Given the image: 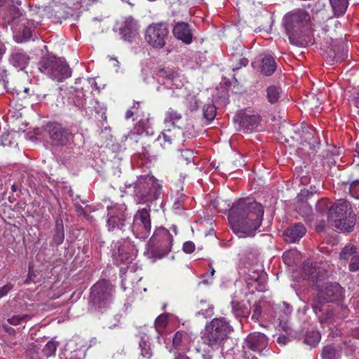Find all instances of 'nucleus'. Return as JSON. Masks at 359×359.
Listing matches in <instances>:
<instances>
[{
	"mask_svg": "<svg viewBox=\"0 0 359 359\" xmlns=\"http://www.w3.org/2000/svg\"><path fill=\"white\" fill-rule=\"evenodd\" d=\"M172 243L173 238L169 231L161 226L155 230L148 246L154 257L161 258L171 250Z\"/></svg>",
	"mask_w": 359,
	"mask_h": 359,
	"instance_id": "0eeeda50",
	"label": "nucleus"
},
{
	"mask_svg": "<svg viewBox=\"0 0 359 359\" xmlns=\"http://www.w3.org/2000/svg\"><path fill=\"white\" fill-rule=\"evenodd\" d=\"M5 53H6V47L1 42H0V60L2 59Z\"/></svg>",
	"mask_w": 359,
	"mask_h": 359,
	"instance_id": "0e129e2a",
	"label": "nucleus"
},
{
	"mask_svg": "<svg viewBox=\"0 0 359 359\" xmlns=\"http://www.w3.org/2000/svg\"><path fill=\"white\" fill-rule=\"evenodd\" d=\"M168 36L169 29L166 24L152 23L145 30L144 39L152 48L159 50L165 46Z\"/></svg>",
	"mask_w": 359,
	"mask_h": 359,
	"instance_id": "9d476101",
	"label": "nucleus"
},
{
	"mask_svg": "<svg viewBox=\"0 0 359 359\" xmlns=\"http://www.w3.org/2000/svg\"><path fill=\"white\" fill-rule=\"evenodd\" d=\"M233 330L224 318H215L208 323L203 334V342L212 348H217Z\"/></svg>",
	"mask_w": 359,
	"mask_h": 359,
	"instance_id": "423d86ee",
	"label": "nucleus"
},
{
	"mask_svg": "<svg viewBox=\"0 0 359 359\" xmlns=\"http://www.w3.org/2000/svg\"><path fill=\"white\" fill-rule=\"evenodd\" d=\"M351 334L353 337L359 339V327H355L353 330Z\"/></svg>",
	"mask_w": 359,
	"mask_h": 359,
	"instance_id": "69168bd1",
	"label": "nucleus"
},
{
	"mask_svg": "<svg viewBox=\"0 0 359 359\" xmlns=\"http://www.w3.org/2000/svg\"><path fill=\"white\" fill-rule=\"evenodd\" d=\"M195 244L192 241H187L184 243L182 250L187 254H191L195 250Z\"/></svg>",
	"mask_w": 359,
	"mask_h": 359,
	"instance_id": "3c124183",
	"label": "nucleus"
},
{
	"mask_svg": "<svg viewBox=\"0 0 359 359\" xmlns=\"http://www.w3.org/2000/svg\"><path fill=\"white\" fill-rule=\"evenodd\" d=\"M217 110L214 104H208L203 107V118L208 122L214 120L216 116Z\"/></svg>",
	"mask_w": 359,
	"mask_h": 359,
	"instance_id": "f704fd0d",
	"label": "nucleus"
},
{
	"mask_svg": "<svg viewBox=\"0 0 359 359\" xmlns=\"http://www.w3.org/2000/svg\"><path fill=\"white\" fill-rule=\"evenodd\" d=\"M174 36L187 44L192 41V32L189 25L185 22H178L173 28Z\"/></svg>",
	"mask_w": 359,
	"mask_h": 359,
	"instance_id": "412c9836",
	"label": "nucleus"
},
{
	"mask_svg": "<svg viewBox=\"0 0 359 359\" xmlns=\"http://www.w3.org/2000/svg\"><path fill=\"white\" fill-rule=\"evenodd\" d=\"M29 60V56L22 50H13L9 57L11 64L21 70L26 67Z\"/></svg>",
	"mask_w": 359,
	"mask_h": 359,
	"instance_id": "5701e85b",
	"label": "nucleus"
},
{
	"mask_svg": "<svg viewBox=\"0 0 359 359\" xmlns=\"http://www.w3.org/2000/svg\"><path fill=\"white\" fill-rule=\"evenodd\" d=\"M32 36V30L30 27L27 26H25L22 30V39L20 40H17L18 42H22L23 41H27L31 39Z\"/></svg>",
	"mask_w": 359,
	"mask_h": 359,
	"instance_id": "49530a36",
	"label": "nucleus"
},
{
	"mask_svg": "<svg viewBox=\"0 0 359 359\" xmlns=\"http://www.w3.org/2000/svg\"><path fill=\"white\" fill-rule=\"evenodd\" d=\"M65 238L64 228L62 222L57 220L55 224V231L53 235V241L58 245H60Z\"/></svg>",
	"mask_w": 359,
	"mask_h": 359,
	"instance_id": "72a5a7b5",
	"label": "nucleus"
},
{
	"mask_svg": "<svg viewBox=\"0 0 359 359\" xmlns=\"http://www.w3.org/2000/svg\"><path fill=\"white\" fill-rule=\"evenodd\" d=\"M261 313H262L261 306L257 304H254L252 318L255 320H257L259 319V318L260 317Z\"/></svg>",
	"mask_w": 359,
	"mask_h": 359,
	"instance_id": "603ef678",
	"label": "nucleus"
},
{
	"mask_svg": "<svg viewBox=\"0 0 359 359\" xmlns=\"http://www.w3.org/2000/svg\"><path fill=\"white\" fill-rule=\"evenodd\" d=\"M343 294L342 287L339 283H329L324 288L318 290L312 304L313 311L320 318V313L323 311V304L339 299Z\"/></svg>",
	"mask_w": 359,
	"mask_h": 359,
	"instance_id": "1a4fd4ad",
	"label": "nucleus"
},
{
	"mask_svg": "<svg viewBox=\"0 0 359 359\" xmlns=\"http://www.w3.org/2000/svg\"><path fill=\"white\" fill-rule=\"evenodd\" d=\"M310 20L309 13L302 8L293 9L284 15V27L292 44L303 45L302 40L304 36L305 27L309 25Z\"/></svg>",
	"mask_w": 359,
	"mask_h": 359,
	"instance_id": "7ed1b4c3",
	"label": "nucleus"
},
{
	"mask_svg": "<svg viewBox=\"0 0 359 359\" xmlns=\"http://www.w3.org/2000/svg\"><path fill=\"white\" fill-rule=\"evenodd\" d=\"M266 337L260 332L250 333L245 340L244 348L252 351L261 352L267 345Z\"/></svg>",
	"mask_w": 359,
	"mask_h": 359,
	"instance_id": "4468645a",
	"label": "nucleus"
},
{
	"mask_svg": "<svg viewBox=\"0 0 359 359\" xmlns=\"http://www.w3.org/2000/svg\"><path fill=\"white\" fill-rule=\"evenodd\" d=\"M57 349V344L53 341H48L42 350L43 354L46 357H50L55 354Z\"/></svg>",
	"mask_w": 359,
	"mask_h": 359,
	"instance_id": "79ce46f5",
	"label": "nucleus"
},
{
	"mask_svg": "<svg viewBox=\"0 0 359 359\" xmlns=\"http://www.w3.org/2000/svg\"><path fill=\"white\" fill-rule=\"evenodd\" d=\"M158 142L163 145L165 146L166 144H170L172 142V136L166 132H163L158 137Z\"/></svg>",
	"mask_w": 359,
	"mask_h": 359,
	"instance_id": "c03bdc74",
	"label": "nucleus"
},
{
	"mask_svg": "<svg viewBox=\"0 0 359 359\" xmlns=\"http://www.w3.org/2000/svg\"><path fill=\"white\" fill-rule=\"evenodd\" d=\"M56 62L57 65L60 64V67H56L53 69V73L60 74H63L65 72H66V75H62L60 76V79H53L54 81H56L57 82H62L65 79L69 78L72 75V70L68 66V65L63 60L60 58H57Z\"/></svg>",
	"mask_w": 359,
	"mask_h": 359,
	"instance_id": "a878e982",
	"label": "nucleus"
},
{
	"mask_svg": "<svg viewBox=\"0 0 359 359\" xmlns=\"http://www.w3.org/2000/svg\"><path fill=\"white\" fill-rule=\"evenodd\" d=\"M299 253L296 250H291L285 252L283 255V259L284 262L289 266L294 264L297 261H299Z\"/></svg>",
	"mask_w": 359,
	"mask_h": 359,
	"instance_id": "2f4dec72",
	"label": "nucleus"
},
{
	"mask_svg": "<svg viewBox=\"0 0 359 359\" xmlns=\"http://www.w3.org/2000/svg\"><path fill=\"white\" fill-rule=\"evenodd\" d=\"M91 104L93 105V107L94 108V110L95 111L96 113H101L104 109V108L100 105L97 100H93L91 102Z\"/></svg>",
	"mask_w": 359,
	"mask_h": 359,
	"instance_id": "13d9d810",
	"label": "nucleus"
},
{
	"mask_svg": "<svg viewBox=\"0 0 359 359\" xmlns=\"http://www.w3.org/2000/svg\"><path fill=\"white\" fill-rule=\"evenodd\" d=\"M330 3L334 14L337 16L343 15L348 7V0H330Z\"/></svg>",
	"mask_w": 359,
	"mask_h": 359,
	"instance_id": "c756f323",
	"label": "nucleus"
},
{
	"mask_svg": "<svg viewBox=\"0 0 359 359\" xmlns=\"http://www.w3.org/2000/svg\"><path fill=\"white\" fill-rule=\"evenodd\" d=\"M49 138L55 145H65L69 140L70 133L58 123H51L48 126Z\"/></svg>",
	"mask_w": 359,
	"mask_h": 359,
	"instance_id": "f8f14e48",
	"label": "nucleus"
},
{
	"mask_svg": "<svg viewBox=\"0 0 359 359\" xmlns=\"http://www.w3.org/2000/svg\"><path fill=\"white\" fill-rule=\"evenodd\" d=\"M168 314L163 313L158 316L155 320V327L156 331L160 333L161 330L166 326L168 322Z\"/></svg>",
	"mask_w": 359,
	"mask_h": 359,
	"instance_id": "ea45409f",
	"label": "nucleus"
},
{
	"mask_svg": "<svg viewBox=\"0 0 359 359\" xmlns=\"http://www.w3.org/2000/svg\"><path fill=\"white\" fill-rule=\"evenodd\" d=\"M30 319V316L27 314L15 315L7 319V321L13 325H18L23 322H27Z\"/></svg>",
	"mask_w": 359,
	"mask_h": 359,
	"instance_id": "a19ab883",
	"label": "nucleus"
},
{
	"mask_svg": "<svg viewBox=\"0 0 359 359\" xmlns=\"http://www.w3.org/2000/svg\"><path fill=\"white\" fill-rule=\"evenodd\" d=\"M182 118V116L180 113L172 108H170L165 114L164 123L168 128L171 126L175 128H177V131L180 132L177 124L179 121H181Z\"/></svg>",
	"mask_w": 359,
	"mask_h": 359,
	"instance_id": "b1692460",
	"label": "nucleus"
},
{
	"mask_svg": "<svg viewBox=\"0 0 359 359\" xmlns=\"http://www.w3.org/2000/svg\"><path fill=\"white\" fill-rule=\"evenodd\" d=\"M281 90L276 86H269L266 89V97L268 101L271 103H276L280 98Z\"/></svg>",
	"mask_w": 359,
	"mask_h": 359,
	"instance_id": "473e14b6",
	"label": "nucleus"
},
{
	"mask_svg": "<svg viewBox=\"0 0 359 359\" xmlns=\"http://www.w3.org/2000/svg\"><path fill=\"white\" fill-rule=\"evenodd\" d=\"M153 78L156 81L158 91L170 90L176 97L187 95L184 78L170 67H158L154 70Z\"/></svg>",
	"mask_w": 359,
	"mask_h": 359,
	"instance_id": "20e7f679",
	"label": "nucleus"
},
{
	"mask_svg": "<svg viewBox=\"0 0 359 359\" xmlns=\"http://www.w3.org/2000/svg\"><path fill=\"white\" fill-rule=\"evenodd\" d=\"M140 26L133 17H126L119 27V32L125 41H130L138 35Z\"/></svg>",
	"mask_w": 359,
	"mask_h": 359,
	"instance_id": "ddd939ff",
	"label": "nucleus"
},
{
	"mask_svg": "<svg viewBox=\"0 0 359 359\" xmlns=\"http://www.w3.org/2000/svg\"><path fill=\"white\" fill-rule=\"evenodd\" d=\"M13 285L11 283H7L6 285L0 287V299L6 296L11 290Z\"/></svg>",
	"mask_w": 359,
	"mask_h": 359,
	"instance_id": "8fccbe9b",
	"label": "nucleus"
},
{
	"mask_svg": "<svg viewBox=\"0 0 359 359\" xmlns=\"http://www.w3.org/2000/svg\"><path fill=\"white\" fill-rule=\"evenodd\" d=\"M278 329L285 331L287 334H291V328L287 321L280 320L278 325Z\"/></svg>",
	"mask_w": 359,
	"mask_h": 359,
	"instance_id": "864d4df0",
	"label": "nucleus"
},
{
	"mask_svg": "<svg viewBox=\"0 0 359 359\" xmlns=\"http://www.w3.org/2000/svg\"><path fill=\"white\" fill-rule=\"evenodd\" d=\"M113 285L109 281H97L91 287L90 303L98 310L107 308L113 301Z\"/></svg>",
	"mask_w": 359,
	"mask_h": 359,
	"instance_id": "6e6552de",
	"label": "nucleus"
},
{
	"mask_svg": "<svg viewBox=\"0 0 359 359\" xmlns=\"http://www.w3.org/2000/svg\"><path fill=\"white\" fill-rule=\"evenodd\" d=\"M304 278L311 280L313 282H318L319 276L316 266L312 263L306 262L303 266Z\"/></svg>",
	"mask_w": 359,
	"mask_h": 359,
	"instance_id": "cd10ccee",
	"label": "nucleus"
},
{
	"mask_svg": "<svg viewBox=\"0 0 359 359\" xmlns=\"http://www.w3.org/2000/svg\"><path fill=\"white\" fill-rule=\"evenodd\" d=\"M349 269L351 271H356L359 269V255L351 257L349 264Z\"/></svg>",
	"mask_w": 359,
	"mask_h": 359,
	"instance_id": "de8ad7c7",
	"label": "nucleus"
},
{
	"mask_svg": "<svg viewBox=\"0 0 359 359\" xmlns=\"http://www.w3.org/2000/svg\"><path fill=\"white\" fill-rule=\"evenodd\" d=\"M114 222H115V224L114 225H109L108 223H107V227H108V229L109 231H114L116 229H121L122 227L124 226L125 224V222H119L118 221L117 219H114Z\"/></svg>",
	"mask_w": 359,
	"mask_h": 359,
	"instance_id": "4d7b16f0",
	"label": "nucleus"
},
{
	"mask_svg": "<svg viewBox=\"0 0 359 359\" xmlns=\"http://www.w3.org/2000/svg\"><path fill=\"white\" fill-rule=\"evenodd\" d=\"M194 151L191 149H183L181 151V156L189 163L191 162L194 158Z\"/></svg>",
	"mask_w": 359,
	"mask_h": 359,
	"instance_id": "a18cd8bd",
	"label": "nucleus"
},
{
	"mask_svg": "<svg viewBox=\"0 0 359 359\" xmlns=\"http://www.w3.org/2000/svg\"><path fill=\"white\" fill-rule=\"evenodd\" d=\"M277 341L280 345H285L289 341V337L286 335H280Z\"/></svg>",
	"mask_w": 359,
	"mask_h": 359,
	"instance_id": "bf43d9fd",
	"label": "nucleus"
},
{
	"mask_svg": "<svg viewBox=\"0 0 359 359\" xmlns=\"http://www.w3.org/2000/svg\"><path fill=\"white\" fill-rule=\"evenodd\" d=\"M236 121L240 123L241 127L246 133L255 129L260 122V116L257 114L245 111L236 116Z\"/></svg>",
	"mask_w": 359,
	"mask_h": 359,
	"instance_id": "dca6fc26",
	"label": "nucleus"
},
{
	"mask_svg": "<svg viewBox=\"0 0 359 359\" xmlns=\"http://www.w3.org/2000/svg\"><path fill=\"white\" fill-rule=\"evenodd\" d=\"M356 248L354 245L351 244L346 245L341 252H340L339 257L341 259L347 260L350 259H351V257L353 256H356Z\"/></svg>",
	"mask_w": 359,
	"mask_h": 359,
	"instance_id": "4c0bfd02",
	"label": "nucleus"
},
{
	"mask_svg": "<svg viewBox=\"0 0 359 359\" xmlns=\"http://www.w3.org/2000/svg\"><path fill=\"white\" fill-rule=\"evenodd\" d=\"M3 327H4V330H5V331L8 332V333H12V332H14V330L12 327H11L8 325H4Z\"/></svg>",
	"mask_w": 359,
	"mask_h": 359,
	"instance_id": "774afa93",
	"label": "nucleus"
},
{
	"mask_svg": "<svg viewBox=\"0 0 359 359\" xmlns=\"http://www.w3.org/2000/svg\"><path fill=\"white\" fill-rule=\"evenodd\" d=\"M126 210L125 204H114L107 207L108 224L114 225V219H117L119 222H126L128 217Z\"/></svg>",
	"mask_w": 359,
	"mask_h": 359,
	"instance_id": "f3484780",
	"label": "nucleus"
},
{
	"mask_svg": "<svg viewBox=\"0 0 359 359\" xmlns=\"http://www.w3.org/2000/svg\"><path fill=\"white\" fill-rule=\"evenodd\" d=\"M261 72L266 75H271L276 69V64L272 56L264 55L262 58Z\"/></svg>",
	"mask_w": 359,
	"mask_h": 359,
	"instance_id": "393cba45",
	"label": "nucleus"
},
{
	"mask_svg": "<svg viewBox=\"0 0 359 359\" xmlns=\"http://www.w3.org/2000/svg\"><path fill=\"white\" fill-rule=\"evenodd\" d=\"M321 336L318 331H311L306 334L304 342L311 346H316L320 340Z\"/></svg>",
	"mask_w": 359,
	"mask_h": 359,
	"instance_id": "c9c22d12",
	"label": "nucleus"
},
{
	"mask_svg": "<svg viewBox=\"0 0 359 359\" xmlns=\"http://www.w3.org/2000/svg\"><path fill=\"white\" fill-rule=\"evenodd\" d=\"M248 64V60L245 57H243L240 59V65L233 67V70L235 71L236 69H239L242 67H245Z\"/></svg>",
	"mask_w": 359,
	"mask_h": 359,
	"instance_id": "052dcab7",
	"label": "nucleus"
},
{
	"mask_svg": "<svg viewBox=\"0 0 359 359\" xmlns=\"http://www.w3.org/2000/svg\"><path fill=\"white\" fill-rule=\"evenodd\" d=\"M349 191L353 198L359 199V180L352 182L350 185Z\"/></svg>",
	"mask_w": 359,
	"mask_h": 359,
	"instance_id": "37998d69",
	"label": "nucleus"
},
{
	"mask_svg": "<svg viewBox=\"0 0 359 359\" xmlns=\"http://www.w3.org/2000/svg\"><path fill=\"white\" fill-rule=\"evenodd\" d=\"M182 333L179 332H177L175 334L173 339H172V344H173V346L175 348H177L180 346L181 341H182Z\"/></svg>",
	"mask_w": 359,
	"mask_h": 359,
	"instance_id": "6e6d98bb",
	"label": "nucleus"
},
{
	"mask_svg": "<svg viewBox=\"0 0 359 359\" xmlns=\"http://www.w3.org/2000/svg\"><path fill=\"white\" fill-rule=\"evenodd\" d=\"M316 208L319 212H324L329 209L328 222L336 231L344 233L351 232L355 225V218L351 213L349 203L343 199L338 200L333 205L330 207V202L323 198L316 203Z\"/></svg>",
	"mask_w": 359,
	"mask_h": 359,
	"instance_id": "f03ea898",
	"label": "nucleus"
},
{
	"mask_svg": "<svg viewBox=\"0 0 359 359\" xmlns=\"http://www.w3.org/2000/svg\"><path fill=\"white\" fill-rule=\"evenodd\" d=\"M266 274L265 273L262 272L259 274L253 273V275H250V278L247 279V284L255 287L257 290H262V287L266 280Z\"/></svg>",
	"mask_w": 359,
	"mask_h": 359,
	"instance_id": "bb28decb",
	"label": "nucleus"
},
{
	"mask_svg": "<svg viewBox=\"0 0 359 359\" xmlns=\"http://www.w3.org/2000/svg\"><path fill=\"white\" fill-rule=\"evenodd\" d=\"M200 310L198 312V315L203 316L204 318H210L214 314V307L212 305L207 304L205 301H201Z\"/></svg>",
	"mask_w": 359,
	"mask_h": 359,
	"instance_id": "e433bc0d",
	"label": "nucleus"
},
{
	"mask_svg": "<svg viewBox=\"0 0 359 359\" xmlns=\"http://www.w3.org/2000/svg\"><path fill=\"white\" fill-rule=\"evenodd\" d=\"M309 195V191L303 189L297 196L296 210L304 218H308L312 213L311 205L304 201Z\"/></svg>",
	"mask_w": 359,
	"mask_h": 359,
	"instance_id": "6ab92c4d",
	"label": "nucleus"
},
{
	"mask_svg": "<svg viewBox=\"0 0 359 359\" xmlns=\"http://www.w3.org/2000/svg\"><path fill=\"white\" fill-rule=\"evenodd\" d=\"M143 134L146 135H152L154 134L151 123L149 118L139 121L133 129L128 133L127 137L133 139L135 135H142Z\"/></svg>",
	"mask_w": 359,
	"mask_h": 359,
	"instance_id": "4be33fe9",
	"label": "nucleus"
},
{
	"mask_svg": "<svg viewBox=\"0 0 359 359\" xmlns=\"http://www.w3.org/2000/svg\"><path fill=\"white\" fill-rule=\"evenodd\" d=\"M212 283V279L211 280H209V277H205V278L201 281L199 283V284H205V285H208V284H210Z\"/></svg>",
	"mask_w": 359,
	"mask_h": 359,
	"instance_id": "338daca9",
	"label": "nucleus"
},
{
	"mask_svg": "<svg viewBox=\"0 0 359 359\" xmlns=\"http://www.w3.org/2000/svg\"><path fill=\"white\" fill-rule=\"evenodd\" d=\"M137 250L130 241L127 240L118 248V257L123 263L131 262L135 257Z\"/></svg>",
	"mask_w": 359,
	"mask_h": 359,
	"instance_id": "a211bd4d",
	"label": "nucleus"
},
{
	"mask_svg": "<svg viewBox=\"0 0 359 359\" xmlns=\"http://www.w3.org/2000/svg\"><path fill=\"white\" fill-rule=\"evenodd\" d=\"M264 216L263 206L250 199L242 198L229 210V222L232 231L240 238L253 236L260 226Z\"/></svg>",
	"mask_w": 359,
	"mask_h": 359,
	"instance_id": "f257e3e1",
	"label": "nucleus"
},
{
	"mask_svg": "<svg viewBox=\"0 0 359 359\" xmlns=\"http://www.w3.org/2000/svg\"><path fill=\"white\" fill-rule=\"evenodd\" d=\"M7 78L6 70L0 65V81L5 83Z\"/></svg>",
	"mask_w": 359,
	"mask_h": 359,
	"instance_id": "680f3d73",
	"label": "nucleus"
},
{
	"mask_svg": "<svg viewBox=\"0 0 359 359\" xmlns=\"http://www.w3.org/2000/svg\"><path fill=\"white\" fill-rule=\"evenodd\" d=\"M232 312L237 318H247L250 313L249 309L241 302H231Z\"/></svg>",
	"mask_w": 359,
	"mask_h": 359,
	"instance_id": "c85d7f7f",
	"label": "nucleus"
},
{
	"mask_svg": "<svg viewBox=\"0 0 359 359\" xmlns=\"http://www.w3.org/2000/svg\"><path fill=\"white\" fill-rule=\"evenodd\" d=\"M184 97H188L187 100H190L189 102V108L191 111L196 110L198 107V100L196 99V97L195 96H191L187 93V95H185Z\"/></svg>",
	"mask_w": 359,
	"mask_h": 359,
	"instance_id": "09e8293b",
	"label": "nucleus"
},
{
	"mask_svg": "<svg viewBox=\"0 0 359 359\" xmlns=\"http://www.w3.org/2000/svg\"><path fill=\"white\" fill-rule=\"evenodd\" d=\"M306 229L301 223H297L287 229L284 232L285 240L289 243H295L306 233Z\"/></svg>",
	"mask_w": 359,
	"mask_h": 359,
	"instance_id": "aec40b11",
	"label": "nucleus"
},
{
	"mask_svg": "<svg viewBox=\"0 0 359 359\" xmlns=\"http://www.w3.org/2000/svg\"><path fill=\"white\" fill-rule=\"evenodd\" d=\"M11 144V140L9 134H2L0 136V144L3 147L8 146Z\"/></svg>",
	"mask_w": 359,
	"mask_h": 359,
	"instance_id": "5fc2aeb1",
	"label": "nucleus"
},
{
	"mask_svg": "<svg viewBox=\"0 0 359 359\" xmlns=\"http://www.w3.org/2000/svg\"><path fill=\"white\" fill-rule=\"evenodd\" d=\"M323 359H337V351L332 345H327L323 349L321 354Z\"/></svg>",
	"mask_w": 359,
	"mask_h": 359,
	"instance_id": "58836bf2",
	"label": "nucleus"
},
{
	"mask_svg": "<svg viewBox=\"0 0 359 359\" xmlns=\"http://www.w3.org/2000/svg\"><path fill=\"white\" fill-rule=\"evenodd\" d=\"M127 188H133L135 199L137 203L147 204L158 199L161 196V185L152 175H141L136 182L126 185Z\"/></svg>",
	"mask_w": 359,
	"mask_h": 359,
	"instance_id": "39448f33",
	"label": "nucleus"
},
{
	"mask_svg": "<svg viewBox=\"0 0 359 359\" xmlns=\"http://www.w3.org/2000/svg\"><path fill=\"white\" fill-rule=\"evenodd\" d=\"M140 348L141 349L142 355L144 358L149 359L151 357L152 353L151 351L150 343L149 341V337L146 334L141 337Z\"/></svg>",
	"mask_w": 359,
	"mask_h": 359,
	"instance_id": "7c9ffc66",
	"label": "nucleus"
},
{
	"mask_svg": "<svg viewBox=\"0 0 359 359\" xmlns=\"http://www.w3.org/2000/svg\"><path fill=\"white\" fill-rule=\"evenodd\" d=\"M56 60L57 57H44L41 58L38 64L39 71L51 79H60V76L66 75V72H65L60 74L53 73V69L59 67Z\"/></svg>",
	"mask_w": 359,
	"mask_h": 359,
	"instance_id": "2eb2a0df",
	"label": "nucleus"
},
{
	"mask_svg": "<svg viewBox=\"0 0 359 359\" xmlns=\"http://www.w3.org/2000/svg\"><path fill=\"white\" fill-rule=\"evenodd\" d=\"M151 229L150 209L144 208L138 210L133 218V233L136 238L145 239L149 237Z\"/></svg>",
	"mask_w": 359,
	"mask_h": 359,
	"instance_id": "9b49d317",
	"label": "nucleus"
},
{
	"mask_svg": "<svg viewBox=\"0 0 359 359\" xmlns=\"http://www.w3.org/2000/svg\"><path fill=\"white\" fill-rule=\"evenodd\" d=\"M85 99H82L81 100H74V104L76 106H77L79 108H84L86 105Z\"/></svg>",
	"mask_w": 359,
	"mask_h": 359,
	"instance_id": "e2e57ef3",
	"label": "nucleus"
}]
</instances>
